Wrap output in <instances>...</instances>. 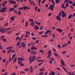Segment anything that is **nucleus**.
Instances as JSON below:
<instances>
[{"instance_id":"2eb2a0df","label":"nucleus","mask_w":75,"mask_h":75,"mask_svg":"<svg viewBox=\"0 0 75 75\" xmlns=\"http://www.w3.org/2000/svg\"><path fill=\"white\" fill-rule=\"evenodd\" d=\"M35 30L36 29L37 30H38L39 29V27L37 26V25H35Z\"/></svg>"},{"instance_id":"473e14b6","label":"nucleus","mask_w":75,"mask_h":75,"mask_svg":"<svg viewBox=\"0 0 75 75\" xmlns=\"http://www.w3.org/2000/svg\"><path fill=\"white\" fill-rule=\"evenodd\" d=\"M17 60V58H16L14 59L13 62L14 63V62H16V61Z\"/></svg>"},{"instance_id":"a878e982","label":"nucleus","mask_w":75,"mask_h":75,"mask_svg":"<svg viewBox=\"0 0 75 75\" xmlns=\"http://www.w3.org/2000/svg\"><path fill=\"white\" fill-rule=\"evenodd\" d=\"M13 48V47H6V50H8L9 49H11V48Z\"/></svg>"},{"instance_id":"79ce46f5","label":"nucleus","mask_w":75,"mask_h":75,"mask_svg":"<svg viewBox=\"0 0 75 75\" xmlns=\"http://www.w3.org/2000/svg\"><path fill=\"white\" fill-rule=\"evenodd\" d=\"M68 3H69V4H72V3H73V1H69L68 2Z\"/></svg>"},{"instance_id":"f704fd0d","label":"nucleus","mask_w":75,"mask_h":75,"mask_svg":"<svg viewBox=\"0 0 75 75\" xmlns=\"http://www.w3.org/2000/svg\"><path fill=\"white\" fill-rule=\"evenodd\" d=\"M60 0H56L55 2L56 3H59V1H60Z\"/></svg>"},{"instance_id":"6e6552de","label":"nucleus","mask_w":75,"mask_h":75,"mask_svg":"<svg viewBox=\"0 0 75 75\" xmlns=\"http://www.w3.org/2000/svg\"><path fill=\"white\" fill-rule=\"evenodd\" d=\"M57 31H58L60 33H62L63 32V30H61V29H59L58 28H57Z\"/></svg>"},{"instance_id":"423d86ee","label":"nucleus","mask_w":75,"mask_h":75,"mask_svg":"<svg viewBox=\"0 0 75 75\" xmlns=\"http://www.w3.org/2000/svg\"><path fill=\"white\" fill-rule=\"evenodd\" d=\"M7 3V1H5L3 2V3L2 4V5L3 6V7H4L6 6V4Z\"/></svg>"},{"instance_id":"9d476101","label":"nucleus","mask_w":75,"mask_h":75,"mask_svg":"<svg viewBox=\"0 0 75 75\" xmlns=\"http://www.w3.org/2000/svg\"><path fill=\"white\" fill-rule=\"evenodd\" d=\"M61 17H59V16H57L56 17V19H57L58 21H60L61 20V19L60 18Z\"/></svg>"},{"instance_id":"72a5a7b5","label":"nucleus","mask_w":75,"mask_h":75,"mask_svg":"<svg viewBox=\"0 0 75 75\" xmlns=\"http://www.w3.org/2000/svg\"><path fill=\"white\" fill-rule=\"evenodd\" d=\"M66 16L67 15H65V14H62V18H63L64 16V17H66Z\"/></svg>"},{"instance_id":"cd10ccee","label":"nucleus","mask_w":75,"mask_h":75,"mask_svg":"<svg viewBox=\"0 0 75 75\" xmlns=\"http://www.w3.org/2000/svg\"><path fill=\"white\" fill-rule=\"evenodd\" d=\"M28 25V21H26L25 22V26L27 27Z\"/></svg>"},{"instance_id":"9b49d317","label":"nucleus","mask_w":75,"mask_h":75,"mask_svg":"<svg viewBox=\"0 0 75 75\" xmlns=\"http://www.w3.org/2000/svg\"><path fill=\"white\" fill-rule=\"evenodd\" d=\"M55 74V73L54 72H53L52 71H51L50 73H49V75H54Z\"/></svg>"},{"instance_id":"4468645a","label":"nucleus","mask_w":75,"mask_h":75,"mask_svg":"<svg viewBox=\"0 0 75 75\" xmlns=\"http://www.w3.org/2000/svg\"><path fill=\"white\" fill-rule=\"evenodd\" d=\"M61 64H62V65L63 66H65V63H64V61L62 59V60L61 61Z\"/></svg>"},{"instance_id":"5fc2aeb1","label":"nucleus","mask_w":75,"mask_h":75,"mask_svg":"<svg viewBox=\"0 0 75 75\" xmlns=\"http://www.w3.org/2000/svg\"><path fill=\"white\" fill-rule=\"evenodd\" d=\"M66 51H64L63 52H62V54H65V53H66Z\"/></svg>"},{"instance_id":"864d4df0","label":"nucleus","mask_w":75,"mask_h":75,"mask_svg":"<svg viewBox=\"0 0 75 75\" xmlns=\"http://www.w3.org/2000/svg\"><path fill=\"white\" fill-rule=\"evenodd\" d=\"M24 70L25 71H26L27 72V71H28V69L27 68H25Z\"/></svg>"},{"instance_id":"a211bd4d","label":"nucleus","mask_w":75,"mask_h":75,"mask_svg":"<svg viewBox=\"0 0 75 75\" xmlns=\"http://www.w3.org/2000/svg\"><path fill=\"white\" fill-rule=\"evenodd\" d=\"M31 45H35V42H32L30 43Z\"/></svg>"},{"instance_id":"c85d7f7f","label":"nucleus","mask_w":75,"mask_h":75,"mask_svg":"<svg viewBox=\"0 0 75 75\" xmlns=\"http://www.w3.org/2000/svg\"><path fill=\"white\" fill-rule=\"evenodd\" d=\"M61 14H62V13H61V12H60L59 13L58 15V16H59V17H61Z\"/></svg>"},{"instance_id":"7ed1b4c3","label":"nucleus","mask_w":75,"mask_h":75,"mask_svg":"<svg viewBox=\"0 0 75 75\" xmlns=\"http://www.w3.org/2000/svg\"><path fill=\"white\" fill-rule=\"evenodd\" d=\"M7 10V7H5L1 8V10H0V12L3 13L6 11V10Z\"/></svg>"},{"instance_id":"3c124183","label":"nucleus","mask_w":75,"mask_h":75,"mask_svg":"<svg viewBox=\"0 0 75 75\" xmlns=\"http://www.w3.org/2000/svg\"><path fill=\"white\" fill-rule=\"evenodd\" d=\"M27 51L28 52H30V49L29 48L27 49Z\"/></svg>"},{"instance_id":"f8f14e48","label":"nucleus","mask_w":75,"mask_h":75,"mask_svg":"<svg viewBox=\"0 0 75 75\" xmlns=\"http://www.w3.org/2000/svg\"><path fill=\"white\" fill-rule=\"evenodd\" d=\"M30 72L31 73H32L33 71V67L30 66Z\"/></svg>"},{"instance_id":"20e7f679","label":"nucleus","mask_w":75,"mask_h":75,"mask_svg":"<svg viewBox=\"0 0 75 75\" xmlns=\"http://www.w3.org/2000/svg\"><path fill=\"white\" fill-rule=\"evenodd\" d=\"M47 54H49L47 56V57L49 58V57H50V56L51 55V54H52V53H51V50H50L48 51L47 53Z\"/></svg>"},{"instance_id":"2f4dec72","label":"nucleus","mask_w":75,"mask_h":75,"mask_svg":"<svg viewBox=\"0 0 75 75\" xmlns=\"http://www.w3.org/2000/svg\"><path fill=\"white\" fill-rule=\"evenodd\" d=\"M36 52V51H31L30 52V54H34V53Z\"/></svg>"},{"instance_id":"69168bd1","label":"nucleus","mask_w":75,"mask_h":75,"mask_svg":"<svg viewBox=\"0 0 75 75\" xmlns=\"http://www.w3.org/2000/svg\"><path fill=\"white\" fill-rule=\"evenodd\" d=\"M44 74V72H42L41 73H39V74L40 75H42V74Z\"/></svg>"},{"instance_id":"c756f323","label":"nucleus","mask_w":75,"mask_h":75,"mask_svg":"<svg viewBox=\"0 0 75 75\" xmlns=\"http://www.w3.org/2000/svg\"><path fill=\"white\" fill-rule=\"evenodd\" d=\"M61 12L62 13V14H65V15H67L66 13H65L64 12V11H62Z\"/></svg>"},{"instance_id":"4d7b16f0","label":"nucleus","mask_w":75,"mask_h":75,"mask_svg":"<svg viewBox=\"0 0 75 75\" xmlns=\"http://www.w3.org/2000/svg\"><path fill=\"white\" fill-rule=\"evenodd\" d=\"M16 36H18V35H19V33H16Z\"/></svg>"},{"instance_id":"b1692460","label":"nucleus","mask_w":75,"mask_h":75,"mask_svg":"<svg viewBox=\"0 0 75 75\" xmlns=\"http://www.w3.org/2000/svg\"><path fill=\"white\" fill-rule=\"evenodd\" d=\"M45 70V68H44V67H43L42 69H39L40 71H43V70Z\"/></svg>"},{"instance_id":"7c9ffc66","label":"nucleus","mask_w":75,"mask_h":75,"mask_svg":"<svg viewBox=\"0 0 75 75\" xmlns=\"http://www.w3.org/2000/svg\"><path fill=\"white\" fill-rule=\"evenodd\" d=\"M11 50H8L7 51V53H8V54H9V53H10V52H11Z\"/></svg>"},{"instance_id":"dca6fc26","label":"nucleus","mask_w":75,"mask_h":75,"mask_svg":"<svg viewBox=\"0 0 75 75\" xmlns=\"http://www.w3.org/2000/svg\"><path fill=\"white\" fill-rule=\"evenodd\" d=\"M73 17V15L72 14H70L69 16H68V18L70 19V18H71V17Z\"/></svg>"},{"instance_id":"6e6d98bb","label":"nucleus","mask_w":75,"mask_h":75,"mask_svg":"<svg viewBox=\"0 0 75 75\" xmlns=\"http://www.w3.org/2000/svg\"><path fill=\"white\" fill-rule=\"evenodd\" d=\"M18 14L19 15H21V11H18Z\"/></svg>"},{"instance_id":"412c9836","label":"nucleus","mask_w":75,"mask_h":75,"mask_svg":"<svg viewBox=\"0 0 75 75\" xmlns=\"http://www.w3.org/2000/svg\"><path fill=\"white\" fill-rule=\"evenodd\" d=\"M67 45H68V44H64L62 46V48H64V47H66V46H67Z\"/></svg>"},{"instance_id":"4be33fe9","label":"nucleus","mask_w":75,"mask_h":75,"mask_svg":"<svg viewBox=\"0 0 75 75\" xmlns=\"http://www.w3.org/2000/svg\"><path fill=\"white\" fill-rule=\"evenodd\" d=\"M29 21H30V22H34V20H33V19H29Z\"/></svg>"},{"instance_id":"338daca9","label":"nucleus","mask_w":75,"mask_h":75,"mask_svg":"<svg viewBox=\"0 0 75 75\" xmlns=\"http://www.w3.org/2000/svg\"><path fill=\"white\" fill-rule=\"evenodd\" d=\"M37 11L38 12H40V8H38L37 9Z\"/></svg>"},{"instance_id":"a19ab883","label":"nucleus","mask_w":75,"mask_h":75,"mask_svg":"<svg viewBox=\"0 0 75 75\" xmlns=\"http://www.w3.org/2000/svg\"><path fill=\"white\" fill-rule=\"evenodd\" d=\"M44 32V31H42V32H39V35H40V34H43Z\"/></svg>"},{"instance_id":"4c0bfd02","label":"nucleus","mask_w":75,"mask_h":75,"mask_svg":"<svg viewBox=\"0 0 75 75\" xmlns=\"http://www.w3.org/2000/svg\"><path fill=\"white\" fill-rule=\"evenodd\" d=\"M24 72L23 71H21L20 72V74H24Z\"/></svg>"},{"instance_id":"e2e57ef3","label":"nucleus","mask_w":75,"mask_h":75,"mask_svg":"<svg viewBox=\"0 0 75 75\" xmlns=\"http://www.w3.org/2000/svg\"><path fill=\"white\" fill-rule=\"evenodd\" d=\"M19 39V36H18L16 38V40H18Z\"/></svg>"},{"instance_id":"680f3d73","label":"nucleus","mask_w":75,"mask_h":75,"mask_svg":"<svg viewBox=\"0 0 75 75\" xmlns=\"http://www.w3.org/2000/svg\"><path fill=\"white\" fill-rule=\"evenodd\" d=\"M61 7L62 8H64V5L63 4L62 5Z\"/></svg>"},{"instance_id":"393cba45","label":"nucleus","mask_w":75,"mask_h":75,"mask_svg":"<svg viewBox=\"0 0 75 75\" xmlns=\"http://www.w3.org/2000/svg\"><path fill=\"white\" fill-rule=\"evenodd\" d=\"M21 44V43H20V42H17V43L16 44V45H17V46H19Z\"/></svg>"},{"instance_id":"6ab92c4d","label":"nucleus","mask_w":75,"mask_h":75,"mask_svg":"<svg viewBox=\"0 0 75 75\" xmlns=\"http://www.w3.org/2000/svg\"><path fill=\"white\" fill-rule=\"evenodd\" d=\"M10 19L12 20V21H14V19H15V18L14 17L12 16L10 18Z\"/></svg>"},{"instance_id":"052dcab7","label":"nucleus","mask_w":75,"mask_h":75,"mask_svg":"<svg viewBox=\"0 0 75 75\" xmlns=\"http://www.w3.org/2000/svg\"><path fill=\"white\" fill-rule=\"evenodd\" d=\"M11 57H10L9 58V62H11Z\"/></svg>"},{"instance_id":"f03ea898","label":"nucleus","mask_w":75,"mask_h":75,"mask_svg":"<svg viewBox=\"0 0 75 75\" xmlns=\"http://www.w3.org/2000/svg\"><path fill=\"white\" fill-rule=\"evenodd\" d=\"M18 64H20V63H21V61H24V59L23 58H21V57L18 58Z\"/></svg>"},{"instance_id":"a18cd8bd","label":"nucleus","mask_w":75,"mask_h":75,"mask_svg":"<svg viewBox=\"0 0 75 75\" xmlns=\"http://www.w3.org/2000/svg\"><path fill=\"white\" fill-rule=\"evenodd\" d=\"M23 9L24 10H26V9H27V6H25L23 7Z\"/></svg>"},{"instance_id":"774afa93","label":"nucleus","mask_w":75,"mask_h":75,"mask_svg":"<svg viewBox=\"0 0 75 75\" xmlns=\"http://www.w3.org/2000/svg\"><path fill=\"white\" fill-rule=\"evenodd\" d=\"M4 36H2L1 37V40H2V38H4Z\"/></svg>"},{"instance_id":"09e8293b","label":"nucleus","mask_w":75,"mask_h":75,"mask_svg":"<svg viewBox=\"0 0 75 75\" xmlns=\"http://www.w3.org/2000/svg\"><path fill=\"white\" fill-rule=\"evenodd\" d=\"M50 41L51 42H54V40L53 39L50 40Z\"/></svg>"},{"instance_id":"39448f33","label":"nucleus","mask_w":75,"mask_h":75,"mask_svg":"<svg viewBox=\"0 0 75 75\" xmlns=\"http://www.w3.org/2000/svg\"><path fill=\"white\" fill-rule=\"evenodd\" d=\"M52 6H53V5L51 4V5L48 7V10H50V9H51V11H52L53 10H54V7H53Z\"/></svg>"},{"instance_id":"ea45409f","label":"nucleus","mask_w":75,"mask_h":75,"mask_svg":"<svg viewBox=\"0 0 75 75\" xmlns=\"http://www.w3.org/2000/svg\"><path fill=\"white\" fill-rule=\"evenodd\" d=\"M42 37H45V38H46V37H48V35H42Z\"/></svg>"},{"instance_id":"bb28decb","label":"nucleus","mask_w":75,"mask_h":75,"mask_svg":"<svg viewBox=\"0 0 75 75\" xmlns=\"http://www.w3.org/2000/svg\"><path fill=\"white\" fill-rule=\"evenodd\" d=\"M23 7H21L20 8H19L18 9V10H23Z\"/></svg>"},{"instance_id":"e433bc0d","label":"nucleus","mask_w":75,"mask_h":75,"mask_svg":"<svg viewBox=\"0 0 75 75\" xmlns=\"http://www.w3.org/2000/svg\"><path fill=\"white\" fill-rule=\"evenodd\" d=\"M20 66H21V67H23V66H24V64H22V62H21V63H20Z\"/></svg>"},{"instance_id":"ddd939ff","label":"nucleus","mask_w":75,"mask_h":75,"mask_svg":"<svg viewBox=\"0 0 75 75\" xmlns=\"http://www.w3.org/2000/svg\"><path fill=\"white\" fill-rule=\"evenodd\" d=\"M50 33V30H48L45 33V34L47 35V34H48V33Z\"/></svg>"},{"instance_id":"0e129e2a","label":"nucleus","mask_w":75,"mask_h":75,"mask_svg":"<svg viewBox=\"0 0 75 75\" xmlns=\"http://www.w3.org/2000/svg\"><path fill=\"white\" fill-rule=\"evenodd\" d=\"M42 28H43V26H41L40 28V30H41L42 29Z\"/></svg>"},{"instance_id":"49530a36","label":"nucleus","mask_w":75,"mask_h":75,"mask_svg":"<svg viewBox=\"0 0 75 75\" xmlns=\"http://www.w3.org/2000/svg\"><path fill=\"white\" fill-rule=\"evenodd\" d=\"M54 55L55 56H57V57H58V54L55 53H54Z\"/></svg>"},{"instance_id":"0eeeda50","label":"nucleus","mask_w":75,"mask_h":75,"mask_svg":"<svg viewBox=\"0 0 75 75\" xmlns=\"http://www.w3.org/2000/svg\"><path fill=\"white\" fill-rule=\"evenodd\" d=\"M9 2H10V4H11V3H13L14 4H16L17 3L16 2H14V1L13 0L11 1V0H10L8 1Z\"/></svg>"},{"instance_id":"aec40b11","label":"nucleus","mask_w":75,"mask_h":75,"mask_svg":"<svg viewBox=\"0 0 75 75\" xmlns=\"http://www.w3.org/2000/svg\"><path fill=\"white\" fill-rule=\"evenodd\" d=\"M14 9H15L14 8H12L9 9V11H12L13 10H14Z\"/></svg>"},{"instance_id":"c9c22d12","label":"nucleus","mask_w":75,"mask_h":75,"mask_svg":"<svg viewBox=\"0 0 75 75\" xmlns=\"http://www.w3.org/2000/svg\"><path fill=\"white\" fill-rule=\"evenodd\" d=\"M29 2L30 3V5H32V4L34 2L33 1H31V0H29Z\"/></svg>"},{"instance_id":"f3484780","label":"nucleus","mask_w":75,"mask_h":75,"mask_svg":"<svg viewBox=\"0 0 75 75\" xmlns=\"http://www.w3.org/2000/svg\"><path fill=\"white\" fill-rule=\"evenodd\" d=\"M35 24V23H34V22H33L30 23V25H31L32 27H33V26Z\"/></svg>"},{"instance_id":"13d9d810","label":"nucleus","mask_w":75,"mask_h":75,"mask_svg":"<svg viewBox=\"0 0 75 75\" xmlns=\"http://www.w3.org/2000/svg\"><path fill=\"white\" fill-rule=\"evenodd\" d=\"M42 64H43V62H42L39 64H38L39 66H40V65H41Z\"/></svg>"},{"instance_id":"bf43d9fd","label":"nucleus","mask_w":75,"mask_h":75,"mask_svg":"<svg viewBox=\"0 0 75 75\" xmlns=\"http://www.w3.org/2000/svg\"><path fill=\"white\" fill-rule=\"evenodd\" d=\"M52 14V13H49V14L48 15V16L50 17V16H51Z\"/></svg>"},{"instance_id":"1a4fd4ad","label":"nucleus","mask_w":75,"mask_h":75,"mask_svg":"<svg viewBox=\"0 0 75 75\" xmlns=\"http://www.w3.org/2000/svg\"><path fill=\"white\" fill-rule=\"evenodd\" d=\"M37 48L33 46L31 48V50L33 51L34 50H37Z\"/></svg>"},{"instance_id":"de8ad7c7","label":"nucleus","mask_w":75,"mask_h":75,"mask_svg":"<svg viewBox=\"0 0 75 75\" xmlns=\"http://www.w3.org/2000/svg\"><path fill=\"white\" fill-rule=\"evenodd\" d=\"M11 52H12V53H13L14 52H16L15 51V50H11Z\"/></svg>"},{"instance_id":"37998d69","label":"nucleus","mask_w":75,"mask_h":75,"mask_svg":"<svg viewBox=\"0 0 75 75\" xmlns=\"http://www.w3.org/2000/svg\"><path fill=\"white\" fill-rule=\"evenodd\" d=\"M26 33L27 34H29V35H30V32H28V31H26Z\"/></svg>"},{"instance_id":"58836bf2","label":"nucleus","mask_w":75,"mask_h":75,"mask_svg":"<svg viewBox=\"0 0 75 75\" xmlns=\"http://www.w3.org/2000/svg\"><path fill=\"white\" fill-rule=\"evenodd\" d=\"M21 44H22V45H23V47H25V44L23 43H22Z\"/></svg>"},{"instance_id":"5701e85b","label":"nucleus","mask_w":75,"mask_h":75,"mask_svg":"<svg viewBox=\"0 0 75 75\" xmlns=\"http://www.w3.org/2000/svg\"><path fill=\"white\" fill-rule=\"evenodd\" d=\"M13 6L15 8H16L17 7V4H14L13 5Z\"/></svg>"},{"instance_id":"f257e3e1","label":"nucleus","mask_w":75,"mask_h":75,"mask_svg":"<svg viewBox=\"0 0 75 75\" xmlns=\"http://www.w3.org/2000/svg\"><path fill=\"white\" fill-rule=\"evenodd\" d=\"M35 57H36V56L32 57V59L31 60V56L30 57L29 59L30 64H31L32 63V62H33V61H34V59L35 58Z\"/></svg>"},{"instance_id":"8fccbe9b","label":"nucleus","mask_w":75,"mask_h":75,"mask_svg":"<svg viewBox=\"0 0 75 75\" xmlns=\"http://www.w3.org/2000/svg\"><path fill=\"white\" fill-rule=\"evenodd\" d=\"M52 1L53 4H55V3L54 2V0H52Z\"/></svg>"},{"instance_id":"c03bdc74","label":"nucleus","mask_w":75,"mask_h":75,"mask_svg":"<svg viewBox=\"0 0 75 75\" xmlns=\"http://www.w3.org/2000/svg\"><path fill=\"white\" fill-rule=\"evenodd\" d=\"M2 40L3 41H4L5 42H6V39L5 38H3Z\"/></svg>"},{"instance_id":"603ef678","label":"nucleus","mask_w":75,"mask_h":75,"mask_svg":"<svg viewBox=\"0 0 75 75\" xmlns=\"http://www.w3.org/2000/svg\"><path fill=\"white\" fill-rule=\"evenodd\" d=\"M40 52H42L43 53L44 52V51L42 50H40L39 51Z\"/></svg>"}]
</instances>
